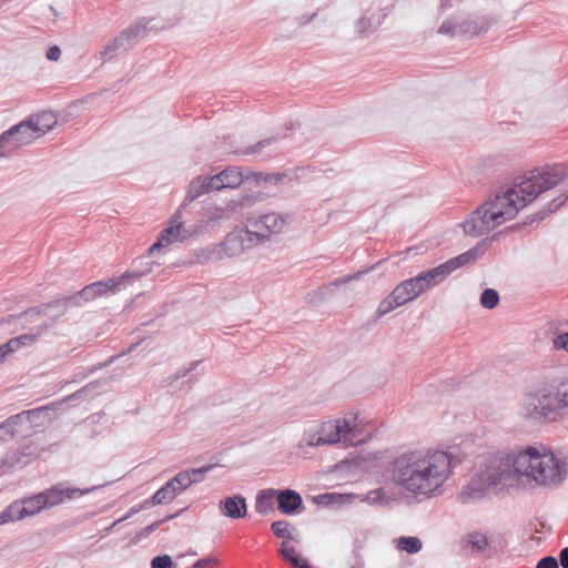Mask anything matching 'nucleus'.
I'll list each match as a JSON object with an SVG mask.
<instances>
[{"instance_id":"f257e3e1","label":"nucleus","mask_w":568,"mask_h":568,"mask_svg":"<svg viewBox=\"0 0 568 568\" xmlns=\"http://www.w3.org/2000/svg\"><path fill=\"white\" fill-rule=\"evenodd\" d=\"M568 475V458L544 445L514 448L490 457L459 494L463 503L484 498L490 489L525 479L540 487L560 485Z\"/></svg>"},{"instance_id":"f03ea898","label":"nucleus","mask_w":568,"mask_h":568,"mask_svg":"<svg viewBox=\"0 0 568 568\" xmlns=\"http://www.w3.org/2000/svg\"><path fill=\"white\" fill-rule=\"evenodd\" d=\"M567 178L568 165L565 164L546 165L531 171L520 183L496 194L473 211L460 223L464 234L470 237L488 234L513 220L521 209Z\"/></svg>"},{"instance_id":"7ed1b4c3","label":"nucleus","mask_w":568,"mask_h":568,"mask_svg":"<svg viewBox=\"0 0 568 568\" xmlns=\"http://www.w3.org/2000/svg\"><path fill=\"white\" fill-rule=\"evenodd\" d=\"M458 463L457 457L448 450L422 447L394 457L387 473L396 487L415 498L427 500L443 495Z\"/></svg>"},{"instance_id":"20e7f679","label":"nucleus","mask_w":568,"mask_h":568,"mask_svg":"<svg viewBox=\"0 0 568 568\" xmlns=\"http://www.w3.org/2000/svg\"><path fill=\"white\" fill-rule=\"evenodd\" d=\"M568 408V377L538 385L523 396L519 413L529 420H556Z\"/></svg>"},{"instance_id":"39448f33","label":"nucleus","mask_w":568,"mask_h":568,"mask_svg":"<svg viewBox=\"0 0 568 568\" xmlns=\"http://www.w3.org/2000/svg\"><path fill=\"white\" fill-rule=\"evenodd\" d=\"M151 271V267L140 271V272H126L120 277L116 278H109L108 281H99L91 283L87 286H84L77 295L70 296L65 298L63 302L57 301L52 304H47L40 308H31L28 312L23 313L21 318L24 322H29L32 320L34 315H49V310L51 307L59 308L58 313L54 315L55 317L61 316L64 311L67 303L73 304V305H80L79 300H83L84 302H90L95 300L97 297H100L102 295H105L108 293H116L121 290L122 286H124L129 281L131 280H138L141 276L148 274Z\"/></svg>"},{"instance_id":"423d86ee","label":"nucleus","mask_w":568,"mask_h":568,"mask_svg":"<svg viewBox=\"0 0 568 568\" xmlns=\"http://www.w3.org/2000/svg\"><path fill=\"white\" fill-rule=\"evenodd\" d=\"M362 435L363 425L358 413L349 410L339 418L322 423L317 435H310L307 444L323 446L342 443L345 446H355L363 440Z\"/></svg>"},{"instance_id":"0eeeda50","label":"nucleus","mask_w":568,"mask_h":568,"mask_svg":"<svg viewBox=\"0 0 568 568\" xmlns=\"http://www.w3.org/2000/svg\"><path fill=\"white\" fill-rule=\"evenodd\" d=\"M57 124L52 112H43L13 125L0 135V143L7 156L13 154L19 148L28 145L43 136Z\"/></svg>"},{"instance_id":"6e6552de","label":"nucleus","mask_w":568,"mask_h":568,"mask_svg":"<svg viewBox=\"0 0 568 568\" xmlns=\"http://www.w3.org/2000/svg\"><path fill=\"white\" fill-rule=\"evenodd\" d=\"M418 275L400 282L395 288L383 298L376 310V315L382 317L392 311L400 307L422 295L425 290Z\"/></svg>"},{"instance_id":"1a4fd4ad","label":"nucleus","mask_w":568,"mask_h":568,"mask_svg":"<svg viewBox=\"0 0 568 568\" xmlns=\"http://www.w3.org/2000/svg\"><path fill=\"white\" fill-rule=\"evenodd\" d=\"M197 235L199 229L194 230L193 225L184 227L182 212L178 210L170 219L169 225L160 232L158 241L149 247V253L154 254L163 247L174 243H183Z\"/></svg>"},{"instance_id":"9d476101","label":"nucleus","mask_w":568,"mask_h":568,"mask_svg":"<svg viewBox=\"0 0 568 568\" xmlns=\"http://www.w3.org/2000/svg\"><path fill=\"white\" fill-rule=\"evenodd\" d=\"M45 503L47 500L43 499L41 493L26 497L21 500H16L0 513V525L34 516L44 508H48Z\"/></svg>"},{"instance_id":"9b49d317","label":"nucleus","mask_w":568,"mask_h":568,"mask_svg":"<svg viewBox=\"0 0 568 568\" xmlns=\"http://www.w3.org/2000/svg\"><path fill=\"white\" fill-rule=\"evenodd\" d=\"M225 258H234L241 256L245 252L257 246V236L251 233V229L236 227L226 234L221 242Z\"/></svg>"},{"instance_id":"f8f14e48","label":"nucleus","mask_w":568,"mask_h":568,"mask_svg":"<svg viewBox=\"0 0 568 568\" xmlns=\"http://www.w3.org/2000/svg\"><path fill=\"white\" fill-rule=\"evenodd\" d=\"M284 217L274 212L247 220V227L251 229L252 234L257 236L258 244L268 239L272 234L280 233L284 229Z\"/></svg>"},{"instance_id":"ddd939ff","label":"nucleus","mask_w":568,"mask_h":568,"mask_svg":"<svg viewBox=\"0 0 568 568\" xmlns=\"http://www.w3.org/2000/svg\"><path fill=\"white\" fill-rule=\"evenodd\" d=\"M145 24L138 22L130 28L121 31L115 38L110 40L100 51L103 61L111 60L116 55L123 53L143 30Z\"/></svg>"},{"instance_id":"4468645a","label":"nucleus","mask_w":568,"mask_h":568,"mask_svg":"<svg viewBox=\"0 0 568 568\" xmlns=\"http://www.w3.org/2000/svg\"><path fill=\"white\" fill-rule=\"evenodd\" d=\"M221 516L230 519H241L247 514L246 499L242 495H233L221 499L217 504Z\"/></svg>"},{"instance_id":"2eb2a0df","label":"nucleus","mask_w":568,"mask_h":568,"mask_svg":"<svg viewBox=\"0 0 568 568\" xmlns=\"http://www.w3.org/2000/svg\"><path fill=\"white\" fill-rule=\"evenodd\" d=\"M250 175L251 173L247 171H243L237 166H230L220 173L212 175V178L215 183V189L219 191L226 187H239L244 180L250 178Z\"/></svg>"},{"instance_id":"dca6fc26","label":"nucleus","mask_w":568,"mask_h":568,"mask_svg":"<svg viewBox=\"0 0 568 568\" xmlns=\"http://www.w3.org/2000/svg\"><path fill=\"white\" fill-rule=\"evenodd\" d=\"M488 246V241L481 240L474 247L446 261L445 264L448 266L449 272L453 273L454 271L479 260L486 253Z\"/></svg>"},{"instance_id":"f3484780","label":"nucleus","mask_w":568,"mask_h":568,"mask_svg":"<svg viewBox=\"0 0 568 568\" xmlns=\"http://www.w3.org/2000/svg\"><path fill=\"white\" fill-rule=\"evenodd\" d=\"M92 489L65 488L63 485H57L42 491L43 499L47 500V507H53L67 499H74L90 493Z\"/></svg>"},{"instance_id":"a211bd4d","label":"nucleus","mask_w":568,"mask_h":568,"mask_svg":"<svg viewBox=\"0 0 568 568\" xmlns=\"http://www.w3.org/2000/svg\"><path fill=\"white\" fill-rule=\"evenodd\" d=\"M211 191H217L212 175H200L194 178L187 187L186 194L182 202V207L187 206L200 196L210 193Z\"/></svg>"},{"instance_id":"6ab92c4d","label":"nucleus","mask_w":568,"mask_h":568,"mask_svg":"<svg viewBox=\"0 0 568 568\" xmlns=\"http://www.w3.org/2000/svg\"><path fill=\"white\" fill-rule=\"evenodd\" d=\"M231 217V211L226 206H207L202 217L193 224L194 230L199 229V235L204 233L210 223H219Z\"/></svg>"},{"instance_id":"aec40b11","label":"nucleus","mask_w":568,"mask_h":568,"mask_svg":"<svg viewBox=\"0 0 568 568\" xmlns=\"http://www.w3.org/2000/svg\"><path fill=\"white\" fill-rule=\"evenodd\" d=\"M32 459V454L24 449L9 452L0 459V476L27 466Z\"/></svg>"},{"instance_id":"412c9836","label":"nucleus","mask_w":568,"mask_h":568,"mask_svg":"<svg viewBox=\"0 0 568 568\" xmlns=\"http://www.w3.org/2000/svg\"><path fill=\"white\" fill-rule=\"evenodd\" d=\"M276 499L278 510L287 515L295 513L303 504L301 495L293 489L276 490Z\"/></svg>"},{"instance_id":"4be33fe9","label":"nucleus","mask_w":568,"mask_h":568,"mask_svg":"<svg viewBox=\"0 0 568 568\" xmlns=\"http://www.w3.org/2000/svg\"><path fill=\"white\" fill-rule=\"evenodd\" d=\"M36 414V410H28L14 416L9 417L0 424V445L10 440L17 434V425L23 420L30 422V417Z\"/></svg>"},{"instance_id":"5701e85b","label":"nucleus","mask_w":568,"mask_h":568,"mask_svg":"<svg viewBox=\"0 0 568 568\" xmlns=\"http://www.w3.org/2000/svg\"><path fill=\"white\" fill-rule=\"evenodd\" d=\"M225 258L223 254L222 243H211L204 247L193 251V262L197 264H206Z\"/></svg>"},{"instance_id":"b1692460","label":"nucleus","mask_w":568,"mask_h":568,"mask_svg":"<svg viewBox=\"0 0 568 568\" xmlns=\"http://www.w3.org/2000/svg\"><path fill=\"white\" fill-rule=\"evenodd\" d=\"M449 274L452 273L449 272L448 266L445 263H443L436 267L419 273L418 277L423 283L422 285L426 292L430 287H434L442 283Z\"/></svg>"},{"instance_id":"393cba45","label":"nucleus","mask_w":568,"mask_h":568,"mask_svg":"<svg viewBox=\"0 0 568 568\" xmlns=\"http://www.w3.org/2000/svg\"><path fill=\"white\" fill-rule=\"evenodd\" d=\"M332 498H338V499H357L361 503H366L368 505L373 506H384L388 503V497L386 496V493L384 488H376L373 489L366 494L361 495H332Z\"/></svg>"},{"instance_id":"a878e982","label":"nucleus","mask_w":568,"mask_h":568,"mask_svg":"<svg viewBox=\"0 0 568 568\" xmlns=\"http://www.w3.org/2000/svg\"><path fill=\"white\" fill-rule=\"evenodd\" d=\"M278 552L282 558L294 568H312L308 560L300 556L295 547L288 540L281 542Z\"/></svg>"},{"instance_id":"bb28decb","label":"nucleus","mask_w":568,"mask_h":568,"mask_svg":"<svg viewBox=\"0 0 568 568\" xmlns=\"http://www.w3.org/2000/svg\"><path fill=\"white\" fill-rule=\"evenodd\" d=\"M276 498V489L267 488L261 490L255 500V510L261 515H265L274 508V499Z\"/></svg>"},{"instance_id":"cd10ccee","label":"nucleus","mask_w":568,"mask_h":568,"mask_svg":"<svg viewBox=\"0 0 568 568\" xmlns=\"http://www.w3.org/2000/svg\"><path fill=\"white\" fill-rule=\"evenodd\" d=\"M394 544L399 551L407 554H417L422 550L423 544L418 537L403 536L394 539Z\"/></svg>"},{"instance_id":"c85d7f7f","label":"nucleus","mask_w":568,"mask_h":568,"mask_svg":"<svg viewBox=\"0 0 568 568\" xmlns=\"http://www.w3.org/2000/svg\"><path fill=\"white\" fill-rule=\"evenodd\" d=\"M464 542L473 551L481 552L488 547V538L486 535L474 531L464 537Z\"/></svg>"},{"instance_id":"c756f323","label":"nucleus","mask_w":568,"mask_h":568,"mask_svg":"<svg viewBox=\"0 0 568 568\" xmlns=\"http://www.w3.org/2000/svg\"><path fill=\"white\" fill-rule=\"evenodd\" d=\"M271 529H272L273 534L278 538H282V539L288 540V541L292 540L295 542L300 541L298 538L293 536L292 530H294V528L286 520L274 521L271 525Z\"/></svg>"},{"instance_id":"7c9ffc66","label":"nucleus","mask_w":568,"mask_h":568,"mask_svg":"<svg viewBox=\"0 0 568 568\" xmlns=\"http://www.w3.org/2000/svg\"><path fill=\"white\" fill-rule=\"evenodd\" d=\"M178 496L176 490L173 488L172 483H166L153 496V505H162L172 501Z\"/></svg>"},{"instance_id":"2f4dec72","label":"nucleus","mask_w":568,"mask_h":568,"mask_svg":"<svg viewBox=\"0 0 568 568\" xmlns=\"http://www.w3.org/2000/svg\"><path fill=\"white\" fill-rule=\"evenodd\" d=\"M49 326L50 325L48 323L43 322L31 332L18 336L21 346H28L33 344L39 337L43 336L47 333Z\"/></svg>"},{"instance_id":"473e14b6","label":"nucleus","mask_w":568,"mask_h":568,"mask_svg":"<svg viewBox=\"0 0 568 568\" xmlns=\"http://www.w3.org/2000/svg\"><path fill=\"white\" fill-rule=\"evenodd\" d=\"M377 28V21L374 14H364L357 21L356 29L362 36H368Z\"/></svg>"},{"instance_id":"72a5a7b5","label":"nucleus","mask_w":568,"mask_h":568,"mask_svg":"<svg viewBox=\"0 0 568 568\" xmlns=\"http://www.w3.org/2000/svg\"><path fill=\"white\" fill-rule=\"evenodd\" d=\"M500 301L499 294L494 288H486L480 295V305L484 308L493 310Z\"/></svg>"},{"instance_id":"f704fd0d","label":"nucleus","mask_w":568,"mask_h":568,"mask_svg":"<svg viewBox=\"0 0 568 568\" xmlns=\"http://www.w3.org/2000/svg\"><path fill=\"white\" fill-rule=\"evenodd\" d=\"M458 28H459L460 36H470V37L476 36L484 30V28L479 27L476 21L469 20V19H463V18H459Z\"/></svg>"},{"instance_id":"c9c22d12","label":"nucleus","mask_w":568,"mask_h":568,"mask_svg":"<svg viewBox=\"0 0 568 568\" xmlns=\"http://www.w3.org/2000/svg\"><path fill=\"white\" fill-rule=\"evenodd\" d=\"M458 24L459 18L457 17L446 19L438 28V33L449 37L460 36Z\"/></svg>"},{"instance_id":"e433bc0d","label":"nucleus","mask_w":568,"mask_h":568,"mask_svg":"<svg viewBox=\"0 0 568 568\" xmlns=\"http://www.w3.org/2000/svg\"><path fill=\"white\" fill-rule=\"evenodd\" d=\"M169 483H172L176 494L180 495L182 491L190 487V477L184 473V470H182L178 473L172 479H170Z\"/></svg>"},{"instance_id":"4c0bfd02","label":"nucleus","mask_w":568,"mask_h":568,"mask_svg":"<svg viewBox=\"0 0 568 568\" xmlns=\"http://www.w3.org/2000/svg\"><path fill=\"white\" fill-rule=\"evenodd\" d=\"M211 469L212 466H203L201 468H191L184 470V473L190 477V486L192 484L201 483L204 479L205 474L209 473Z\"/></svg>"},{"instance_id":"58836bf2","label":"nucleus","mask_w":568,"mask_h":568,"mask_svg":"<svg viewBox=\"0 0 568 568\" xmlns=\"http://www.w3.org/2000/svg\"><path fill=\"white\" fill-rule=\"evenodd\" d=\"M552 348L568 352V332L558 333L552 338Z\"/></svg>"},{"instance_id":"ea45409f","label":"nucleus","mask_w":568,"mask_h":568,"mask_svg":"<svg viewBox=\"0 0 568 568\" xmlns=\"http://www.w3.org/2000/svg\"><path fill=\"white\" fill-rule=\"evenodd\" d=\"M22 346L18 339V337H14V338H11L8 343H6L4 345H1L0 346V349L1 352L3 353V358L6 359V357L11 354V353H14L17 352L18 349H20Z\"/></svg>"},{"instance_id":"a19ab883","label":"nucleus","mask_w":568,"mask_h":568,"mask_svg":"<svg viewBox=\"0 0 568 568\" xmlns=\"http://www.w3.org/2000/svg\"><path fill=\"white\" fill-rule=\"evenodd\" d=\"M173 561L169 555L154 557L151 561V568H172Z\"/></svg>"},{"instance_id":"79ce46f5","label":"nucleus","mask_w":568,"mask_h":568,"mask_svg":"<svg viewBox=\"0 0 568 568\" xmlns=\"http://www.w3.org/2000/svg\"><path fill=\"white\" fill-rule=\"evenodd\" d=\"M536 568H558V560L552 556H547L540 559Z\"/></svg>"},{"instance_id":"37998d69","label":"nucleus","mask_w":568,"mask_h":568,"mask_svg":"<svg viewBox=\"0 0 568 568\" xmlns=\"http://www.w3.org/2000/svg\"><path fill=\"white\" fill-rule=\"evenodd\" d=\"M219 561L215 558H204L197 560L193 568H216Z\"/></svg>"},{"instance_id":"c03bdc74","label":"nucleus","mask_w":568,"mask_h":568,"mask_svg":"<svg viewBox=\"0 0 568 568\" xmlns=\"http://www.w3.org/2000/svg\"><path fill=\"white\" fill-rule=\"evenodd\" d=\"M568 199V194L562 199L561 196H558L554 199L550 203L547 204V212L552 213L556 210H558Z\"/></svg>"},{"instance_id":"a18cd8bd","label":"nucleus","mask_w":568,"mask_h":568,"mask_svg":"<svg viewBox=\"0 0 568 568\" xmlns=\"http://www.w3.org/2000/svg\"><path fill=\"white\" fill-rule=\"evenodd\" d=\"M273 141V139H265V140H262L260 141L258 143H256L255 145H252L250 146L246 151H245V154H254V153H258L265 145H268L271 142Z\"/></svg>"},{"instance_id":"49530a36","label":"nucleus","mask_w":568,"mask_h":568,"mask_svg":"<svg viewBox=\"0 0 568 568\" xmlns=\"http://www.w3.org/2000/svg\"><path fill=\"white\" fill-rule=\"evenodd\" d=\"M60 55L61 49L58 45H53L47 51V59L50 61H58Z\"/></svg>"},{"instance_id":"de8ad7c7","label":"nucleus","mask_w":568,"mask_h":568,"mask_svg":"<svg viewBox=\"0 0 568 568\" xmlns=\"http://www.w3.org/2000/svg\"><path fill=\"white\" fill-rule=\"evenodd\" d=\"M364 272H357L356 274L352 275V276H344L342 278H338L334 282L335 285H341V284H346L348 283L349 281L352 280H358L364 273Z\"/></svg>"},{"instance_id":"09e8293b","label":"nucleus","mask_w":568,"mask_h":568,"mask_svg":"<svg viewBox=\"0 0 568 568\" xmlns=\"http://www.w3.org/2000/svg\"><path fill=\"white\" fill-rule=\"evenodd\" d=\"M559 561L562 568H568V547L560 550Z\"/></svg>"},{"instance_id":"8fccbe9b","label":"nucleus","mask_w":568,"mask_h":568,"mask_svg":"<svg viewBox=\"0 0 568 568\" xmlns=\"http://www.w3.org/2000/svg\"><path fill=\"white\" fill-rule=\"evenodd\" d=\"M139 510H140V508H138V507H133V508H131V509L129 510V513H128L125 516H123V517H121L120 519H118V520L113 524V526H114V525H116L118 523H121V521H123V520H125V519L130 518L132 515H134V514H135V513H138Z\"/></svg>"},{"instance_id":"3c124183","label":"nucleus","mask_w":568,"mask_h":568,"mask_svg":"<svg viewBox=\"0 0 568 568\" xmlns=\"http://www.w3.org/2000/svg\"><path fill=\"white\" fill-rule=\"evenodd\" d=\"M160 524H161V521H155L152 525L148 526L145 528L146 532L151 534L152 531H154L160 526Z\"/></svg>"},{"instance_id":"603ef678","label":"nucleus","mask_w":568,"mask_h":568,"mask_svg":"<svg viewBox=\"0 0 568 568\" xmlns=\"http://www.w3.org/2000/svg\"><path fill=\"white\" fill-rule=\"evenodd\" d=\"M315 16H316V13H312V16L310 17L308 20H312Z\"/></svg>"},{"instance_id":"864d4df0","label":"nucleus","mask_w":568,"mask_h":568,"mask_svg":"<svg viewBox=\"0 0 568 568\" xmlns=\"http://www.w3.org/2000/svg\"><path fill=\"white\" fill-rule=\"evenodd\" d=\"M352 568H362V567H352Z\"/></svg>"},{"instance_id":"5fc2aeb1","label":"nucleus","mask_w":568,"mask_h":568,"mask_svg":"<svg viewBox=\"0 0 568 568\" xmlns=\"http://www.w3.org/2000/svg\"><path fill=\"white\" fill-rule=\"evenodd\" d=\"M565 165H567L566 163H564Z\"/></svg>"}]
</instances>
